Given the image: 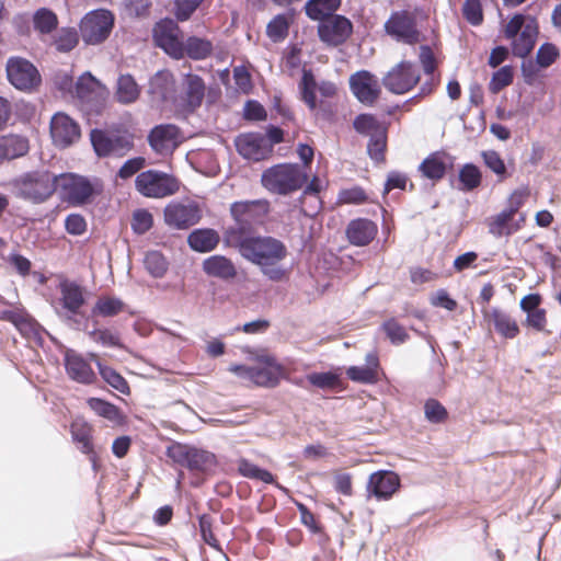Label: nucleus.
I'll return each instance as SVG.
<instances>
[{
    "label": "nucleus",
    "instance_id": "60",
    "mask_svg": "<svg viewBox=\"0 0 561 561\" xmlns=\"http://www.w3.org/2000/svg\"><path fill=\"white\" fill-rule=\"evenodd\" d=\"M203 1L204 0H174L173 12L176 20L180 22L190 20Z\"/></svg>",
    "mask_w": 561,
    "mask_h": 561
},
{
    "label": "nucleus",
    "instance_id": "59",
    "mask_svg": "<svg viewBox=\"0 0 561 561\" xmlns=\"http://www.w3.org/2000/svg\"><path fill=\"white\" fill-rule=\"evenodd\" d=\"M153 217L147 209H137L133 214L131 229L137 234H144L152 228Z\"/></svg>",
    "mask_w": 561,
    "mask_h": 561
},
{
    "label": "nucleus",
    "instance_id": "41",
    "mask_svg": "<svg viewBox=\"0 0 561 561\" xmlns=\"http://www.w3.org/2000/svg\"><path fill=\"white\" fill-rule=\"evenodd\" d=\"M185 55L193 60H203L210 56L213 43L195 35L188 36L184 44Z\"/></svg>",
    "mask_w": 561,
    "mask_h": 561
},
{
    "label": "nucleus",
    "instance_id": "61",
    "mask_svg": "<svg viewBox=\"0 0 561 561\" xmlns=\"http://www.w3.org/2000/svg\"><path fill=\"white\" fill-rule=\"evenodd\" d=\"M211 517L208 514H203L198 517V527L203 541L214 549H220L219 542L211 530Z\"/></svg>",
    "mask_w": 561,
    "mask_h": 561
},
{
    "label": "nucleus",
    "instance_id": "35",
    "mask_svg": "<svg viewBox=\"0 0 561 561\" xmlns=\"http://www.w3.org/2000/svg\"><path fill=\"white\" fill-rule=\"evenodd\" d=\"M238 472L245 478L260 480L267 484H275L277 489L284 493H288V489L275 481L274 476L268 470L254 465L245 458L238 461Z\"/></svg>",
    "mask_w": 561,
    "mask_h": 561
},
{
    "label": "nucleus",
    "instance_id": "53",
    "mask_svg": "<svg viewBox=\"0 0 561 561\" xmlns=\"http://www.w3.org/2000/svg\"><path fill=\"white\" fill-rule=\"evenodd\" d=\"M348 379L364 385H374L378 382V371H374L371 367L351 366L346 370Z\"/></svg>",
    "mask_w": 561,
    "mask_h": 561
},
{
    "label": "nucleus",
    "instance_id": "64",
    "mask_svg": "<svg viewBox=\"0 0 561 561\" xmlns=\"http://www.w3.org/2000/svg\"><path fill=\"white\" fill-rule=\"evenodd\" d=\"M65 229L71 236H81L87 230V221L80 214H69L65 219Z\"/></svg>",
    "mask_w": 561,
    "mask_h": 561
},
{
    "label": "nucleus",
    "instance_id": "20",
    "mask_svg": "<svg viewBox=\"0 0 561 561\" xmlns=\"http://www.w3.org/2000/svg\"><path fill=\"white\" fill-rule=\"evenodd\" d=\"M147 139L156 153H172L181 144V129L174 124H159L150 129Z\"/></svg>",
    "mask_w": 561,
    "mask_h": 561
},
{
    "label": "nucleus",
    "instance_id": "43",
    "mask_svg": "<svg viewBox=\"0 0 561 561\" xmlns=\"http://www.w3.org/2000/svg\"><path fill=\"white\" fill-rule=\"evenodd\" d=\"M87 403L89 408L99 416H102L114 423H121L123 421V414L119 408L104 399L89 398Z\"/></svg>",
    "mask_w": 561,
    "mask_h": 561
},
{
    "label": "nucleus",
    "instance_id": "23",
    "mask_svg": "<svg viewBox=\"0 0 561 561\" xmlns=\"http://www.w3.org/2000/svg\"><path fill=\"white\" fill-rule=\"evenodd\" d=\"M237 151L247 160L255 162L271 157V149L266 146L265 136L260 131L241 134L234 141Z\"/></svg>",
    "mask_w": 561,
    "mask_h": 561
},
{
    "label": "nucleus",
    "instance_id": "63",
    "mask_svg": "<svg viewBox=\"0 0 561 561\" xmlns=\"http://www.w3.org/2000/svg\"><path fill=\"white\" fill-rule=\"evenodd\" d=\"M96 82L98 81L95 77H93L90 72H84L73 84L76 95L79 99H85L94 90Z\"/></svg>",
    "mask_w": 561,
    "mask_h": 561
},
{
    "label": "nucleus",
    "instance_id": "32",
    "mask_svg": "<svg viewBox=\"0 0 561 561\" xmlns=\"http://www.w3.org/2000/svg\"><path fill=\"white\" fill-rule=\"evenodd\" d=\"M485 317L490 318L495 332L502 337L512 340L519 334V327L516 320L506 311L500 308H492Z\"/></svg>",
    "mask_w": 561,
    "mask_h": 561
},
{
    "label": "nucleus",
    "instance_id": "8",
    "mask_svg": "<svg viewBox=\"0 0 561 561\" xmlns=\"http://www.w3.org/2000/svg\"><path fill=\"white\" fill-rule=\"evenodd\" d=\"M90 140L99 158H122L134 148V135L127 129H100L90 131Z\"/></svg>",
    "mask_w": 561,
    "mask_h": 561
},
{
    "label": "nucleus",
    "instance_id": "49",
    "mask_svg": "<svg viewBox=\"0 0 561 561\" xmlns=\"http://www.w3.org/2000/svg\"><path fill=\"white\" fill-rule=\"evenodd\" d=\"M381 330L393 345H401L410 339L405 328L396 318H390L382 322Z\"/></svg>",
    "mask_w": 561,
    "mask_h": 561
},
{
    "label": "nucleus",
    "instance_id": "58",
    "mask_svg": "<svg viewBox=\"0 0 561 561\" xmlns=\"http://www.w3.org/2000/svg\"><path fill=\"white\" fill-rule=\"evenodd\" d=\"M559 55L558 47L552 43L546 42L538 48L536 60L541 68H548L558 59Z\"/></svg>",
    "mask_w": 561,
    "mask_h": 561
},
{
    "label": "nucleus",
    "instance_id": "18",
    "mask_svg": "<svg viewBox=\"0 0 561 561\" xmlns=\"http://www.w3.org/2000/svg\"><path fill=\"white\" fill-rule=\"evenodd\" d=\"M178 31L179 25L171 19L160 20L153 27L156 45L176 60L185 56L184 43L180 41Z\"/></svg>",
    "mask_w": 561,
    "mask_h": 561
},
{
    "label": "nucleus",
    "instance_id": "37",
    "mask_svg": "<svg viewBox=\"0 0 561 561\" xmlns=\"http://www.w3.org/2000/svg\"><path fill=\"white\" fill-rule=\"evenodd\" d=\"M90 357L95 362L99 374L106 383L123 394H129L130 389L128 382L119 373H117L114 368L103 364L96 354L92 353L90 354Z\"/></svg>",
    "mask_w": 561,
    "mask_h": 561
},
{
    "label": "nucleus",
    "instance_id": "46",
    "mask_svg": "<svg viewBox=\"0 0 561 561\" xmlns=\"http://www.w3.org/2000/svg\"><path fill=\"white\" fill-rule=\"evenodd\" d=\"M306 379L311 386L321 390H334L342 386L340 375L332 370L312 371L306 376Z\"/></svg>",
    "mask_w": 561,
    "mask_h": 561
},
{
    "label": "nucleus",
    "instance_id": "39",
    "mask_svg": "<svg viewBox=\"0 0 561 561\" xmlns=\"http://www.w3.org/2000/svg\"><path fill=\"white\" fill-rule=\"evenodd\" d=\"M458 186L461 192H472L482 183V172L480 168L472 163H465L458 171Z\"/></svg>",
    "mask_w": 561,
    "mask_h": 561
},
{
    "label": "nucleus",
    "instance_id": "25",
    "mask_svg": "<svg viewBox=\"0 0 561 561\" xmlns=\"http://www.w3.org/2000/svg\"><path fill=\"white\" fill-rule=\"evenodd\" d=\"M400 486V478L389 470L371 473L367 483V492L377 500H388Z\"/></svg>",
    "mask_w": 561,
    "mask_h": 561
},
{
    "label": "nucleus",
    "instance_id": "1",
    "mask_svg": "<svg viewBox=\"0 0 561 561\" xmlns=\"http://www.w3.org/2000/svg\"><path fill=\"white\" fill-rule=\"evenodd\" d=\"M247 262L257 266L264 277L271 282H282L288 273L282 263L288 255L286 244L273 236L254 234L240 240L231 247Z\"/></svg>",
    "mask_w": 561,
    "mask_h": 561
},
{
    "label": "nucleus",
    "instance_id": "10",
    "mask_svg": "<svg viewBox=\"0 0 561 561\" xmlns=\"http://www.w3.org/2000/svg\"><path fill=\"white\" fill-rule=\"evenodd\" d=\"M383 31L393 41L405 45H415L422 38L416 15L409 10L392 11L383 24Z\"/></svg>",
    "mask_w": 561,
    "mask_h": 561
},
{
    "label": "nucleus",
    "instance_id": "33",
    "mask_svg": "<svg viewBox=\"0 0 561 561\" xmlns=\"http://www.w3.org/2000/svg\"><path fill=\"white\" fill-rule=\"evenodd\" d=\"M186 110L194 112L202 105L205 96V83L202 77L194 73H186L184 78Z\"/></svg>",
    "mask_w": 561,
    "mask_h": 561
},
{
    "label": "nucleus",
    "instance_id": "5",
    "mask_svg": "<svg viewBox=\"0 0 561 561\" xmlns=\"http://www.w3.org/2000/svg\"><path fill=\"white\" fill-rule=\"evenodd\" d=\"M58 190L61 199L73 206H84L103 192L101 179L77 173L58 174Z\"/></svg>",
    "mask_w": 561,
    "mask_h": 561
},
{
    "label": "nucleus",
    "instance_id": "56",
    "mask_svg": "<svg viewBox=\"0 0 561 561\" xmlns=\"http://www.w3.org/2000/svg\"><path fill=\"white\" fill-rule=\"evenodd\" d=\"M385 127L378 119L368 113L358 114L353 121V128L360 135H370L378 128Z\"/></svg>",
    "mask_w": 561,
    "mask_h": 561
},
{
    "label": "nucleus",
    "instance_id": "16",
    "mask_svg": "<svg viewBox=\"0 0 561 561\" xmlns=\"http://www.w3.org/2000/svg\"><path fill=\"white\" fill-rule=\"evenodd\" d=\"M353 34L352 21L342 14H333L319 22L318 36L328 46L343 45Z\"/></svg>",
    "mask_w": 561,
    "mask_h": 561
},
{
    "label": "nucleus",
    "instance_id": "34",
    "mask_svg": "<svg viewBox=\"0 0 561 561\" xmlns=\"http://www.w3.org/2000/svg\"><path fill=\"white\" fill-rule=\"evenodd\" d=\"M508 202L510 206L499 213L490 225V233L495 237H502L504 234V228L523 205V195L518 192H514Z\"/></svg>",
    "mask_w": 561,
    "mask_h": 561
},
{
    "label": "nucleus",
    "instance_id": "55",
    "mask_svg": "<svg viewBox=\"0 0 561 561\" xmlns=\"http://www.w3.org/2000/svg\"><path fill=\"white\" fill-rule=\"evenodd\" d=\"M424 414L426 420L433 424L443 423L447 416L446 408L436 399H427L424 404Z\"/></svg>",
    "mask_w": 561,
    "mask_h": 561
},
{
    "label": "nucleus",
    "instance_id": "14",
    "mask_svg": "<svg viewBox=\"0 0 561 561\" xmlns=\"http://www.w3.org/2000/svg\"><path fill=\"white\" fill-rule=\"evenodd\" d=\"M7 78L18 90L31 91L41 84L42 78L37 68L22 57H10L7 61Z\"/></svg>",
    "mask_w": 561,
    "mask_h": 561
},
{
    "label": "nucleus",
    "instance_id": "3",
    "mask_svg": "<svg viewBox=\"0 0 561 561\" xmlns=\"http://www.w3.org/2000/svg\"><path fill=\"white\" fill-rule=\"evenodd\" d=\"M230 216L233 224L222 233L226 247H233L240 240L256 234V228L262 226L270 213V203L266 199L237 201L230 205Z\"/></svg>",
    "mask_w": 561,
    "mask_h": 561
},
{
    "label": "nucleus",
    "instance_id": "17",
    "mask_svg": "<svg viewBox=\"0 0 561 561\" xmlns=\"http://www.w3.org/2000/svg\"><path fill=\"white\" fill-rule=\"evenodd\" d=\"M59 288L61 295L59 300L67 312L62 314L57 310V314L62 318L69 327L79 329L81 321L77 319V314H79L81 307L85 304L83 288L76 282L69 280L61 282Z\"/></svg>",
    "mask_w": 561,
    "mask_h": 561
},
{
    "label": "nucleus",
    "instance_id": "7",
    "mask_svg": "<svg viewBox=\"0 0 561 561\" xmlns=\"http://www.w3.org/2000/svg\"><path fill=\"white\" fill-rule=\"evenodd\" d=\"M165 456L193 473L208 474L214 472L218 465L214 453L180 442L169 445Z\"/></svg>",
    "mask_w": 561,
    "mask_h": 561
},
{
    "label": "nucleus",
    "instance_id": "9",
    "mask_svg": "<svg viewBox=\"0 0 561 561\" xmlns=\"http://www.w3.org/2000/svg\"><path fill=\"white\" fill-rule=\"evenodd\" d=\"M115 25V16L107 9H95L83 15L79 23L80 36L85 45L103 44Z\"/></svg>",
    "mask_w": 561,
    "mask_h": 561
},
{
    "label": "nucleus",
    "instance_id": "40",
    "mask_svg": "<svg viewBox=\"0 0 561 561\" xmlns=\"http://www.w3.org/2000/svg\"><path fill=\"white\" fill-rule=\"evenodd\" d=\"M70 433L73 443L82 454H90L93 451L92 426L89 423L84 421L72 422Z\"/></svg>",
    "mask_w": 561,
    "mask_h": 561
},
{
    "label": "nucleus",
    "instance_id": "54",
    "mask_svg": "<svg viewBox=\"0 0 561 561\" xmlns=\"http://www.w3.org/2000/svg\"><path fill=\"white\" fill-rule=\"evenodd\" d=\"M289 23L284 14H278L273 18L267 26L266 34L274 42L284 39L288 35Z\"/></svg>",
    "mask_w": 561,
    "mask_h": 561
},
{
    "label": "nucleus",
    "instance_id": "11",
    "mask_svg": "<svg viewBox=\"0 0 561 561\" xmlns=\"http://www.w3.org/2000/svg\"><path fill=\"white\" fill-rule=\"evenodd\" d=\"M135 186L145 197L162 198L175 194L180 188V183L171 174L158 170H147L136 176Z\"/></svg>",
    "mask_w": 561,
    "mask_h": 561
},
{
    "label": "nucleus",
    "instance_id": "30",
    "mask_svg": "<svg viewBox=\"0 0 561 561\" xmlns=\"http://www.w3.org/2000/svg\"><path fill=\"white\" fill-rule=\"evenodd\" d=\"M220 242V234L213 228H197L187 236L188 247L198 253L214 251Z\"/></svg>",
    "mask_w": 561,
    "mask_h": 561
},
{
    "label": "nucleus",
    "instance_id": "29",
    "mask_svg": "<svg viewBox=\"0 0 561 561\" xmlns=\"http://www.w3.org/2000/svg\"><path fill=\"white\" fill-rule=\"evenodd\" d=\"M203 271L206 275L222 280H229L237 276V267L231 259L215 254L203 261Z\"/></svg>",
    "mask_w": 561,
    "mask_h": 561
},
{
    "label": "nucleus",
    "instance_id": "19",
    "mask_svg": "<svg viewBox=\"0 0 561 561\" xmlns=\"http://www.w3.org/2000/svg\"><path fill=\"white\" fill-rule=\"evenodd\" d=\"M300 100L308 106L310 111L317 110V90L323 98H332L336 93L335 83L327 80L317 82L314 73L311 69H302L301 79L298 83Z\"/></svg>",
    "mask_w": 561,
    "mask_h": 561
},
{
    "label": "nucleus",
    "instance_id": "28",
    "mask_svg": "<svg viewBox=\"0 0 561 561\" xmlns=\"http://www.w3.org/2000/svg\"><path fill=\"white\" fill-rule=\"evenodd\" d=\"M377 225L367 218H357L350 221L346 228V237L351 244L365 247L376 237Z\"/></svg>",
    "mask_w": 561,
    "mask_h": 561
},
{
    "label": "nucleus",
    "instance_id": "50",
    "mask_svg": "<svg viewBox=\"0 0 561 561\" xmlns=\"http://www.w3.org/2000/svg\"><path fill=\"white\" fill-rule=\"evenodd\" d=\"M144 264L148 273L156 278L162 277L168 271V262L159 251H149Z\"/></svg>",
    "mask_w": 561,
    "mask_h": 561
},
{
    "label": "nucleus",
    "instance_id": "51",
    "mask_svg": "<svg viewBox=\"0 0 561 561\" xmlns=\"http://www.w3.org/2000/svg\"><path fill=\"white\" fill-rule=\"evenodd\" d=\"M89 336L95 343L101 344L104 347H117L122 348L124 345L121 341L119 334L110 329H98L89 331Z\"/></svg>",
    "mask_w": 561,
    "mask_h": 561
},
{
    "label": "nucleus",
    "instance_id": "57",
    "mask_svg": "<svg viewBox=\"0 0 561 561\" xmlns=\"http://www.w3.org/2000/svg\"><path fill=\"white\" fill-rule=\"evenodd\" d=\"M462 15L472 26L481 25L483 22V10L480 0H465Z\"/></svg>",
    "mask_w": 561,
    "mask_h": 561
},
{
    "label": "nucleus",
    "instance_id": "24",
    "mask_svg": "<svg viewBox=\"0 0 561 561\" xmlns=\"http://www.w3.org/2000/svg\"><path fill=\"white\" fill-rule=\"evenodd\" d=\"M148 94L151 102L158 106L174 101L176 94L174 76L169 70L157 71L149 80Z\"/></svg>",
    "mask_w": 561,
    "mask_h": 561
},
{
    "label": "nucleus",
    "instance_id": "45",
    "mask_svg": "<svg viewBox=\"0 0 561 561\" xmlns=\"http://www.w3.org/2000/svg\"><path fill=\"white\" fill-rule=\"evenodd\" d=\"M368 136L367 153L369 158L377 163L383 161L387 148V128H378Z\"/></svg>",
    "mask_w": 561,
    "mask_h": 561
},
{
    "label": "nucleus",
    "instance_id": "31",
    "mask_svg": "<svg viewBox=\"0 0 561 561\" xmlns=\"http://www.w3.org/2000/svg\"><path fill=\"white\" fill-rule=\"evenodd\" d=\"M30 150V142L25 136L10 134L0 137V159L14 160L24 157Z\"/></svg>",
    "mask_w": 561,
    "mask_h": 561
},
{
    "label": "nucleus",
    "instance_id": "12",
    "mask_svg": "<svg viewBox=\"0 0 561 561\" xmlns=\"http://www.w3.org/2000/svg\"><path fill=\"white\" fill-rule=\"evenodd\" d=\"M421 80L415 65L410 60H401L393 66L381 79L382 85L393 94H404L411 91Z\"/></svg>",
    "mask_w": 561,
    "mask_h": 561
},
{
    "label": "nucleus",
    "instance_id": "15",
    "mask_svg": "<svg viewBox=\"0 0 561 561\" xmlns=\"http://www.w3.org/2000/svg\"><path fill=\"white\" fill-rule=\"evenodd\" d=\"M163 217L169 227L186 230L199 222L202 209L194 201L188 203L171 202L164 207Z\"/></svg>",
    "mask_w": 561,
    "mask_h": 561
},
{
    "label": "nucleus",
    "instance_id": "27",
    "mask_svg": "<svg viewBox=\"0 0 561 561\" xmlns=\"http://www.w3.org/2000/svg\"><path fill=\"white\" fill-rule=\"evenodd\" d=\"M454 157L440 150L430 153L419 165L422 176L437 182L442 180L448 168H451Z\"/></svg>",
    "mask_w": 561,
    "mask_h": 561
},
{
    "label": "nucleus",
    "instance_id": "6",
    "mask_svg": "<svg viewBox=\"0 0 561 561\" xmlns=\"http://www.w3.org/2000/svg\"><path fill=\"white\" fill-rule=\"evenodd\" d=\"M262 185L278 195H289L308 182V174L298 163H279L266 169L261 178Z\"/></svg>",
    "mask_w": 561,
    "mask_h": 561
},
{
    "label": "nucleus",
    "instance_id": "48",
    "mask_svg": "<svg viewBox=\"0 0 561 561\" xmlns=\"http://www.w3.org/2000/svg\"><path fill=\"white\" fill-rule=\"evenodd\" d=\"M481 158L484 165L496 175L499 182H503L510 176L507 167L497 151L483 150Z\"/></svg>",
    "mask_w": 561,
    "mask_h": 561
},
{
    "label": "nucleus",
    "instance_id": "26",
    "mask_svg": "<svg viewBox=\"0 0 561 561\" xmlns=\"http://www.w3.org/2000/svg\"><path fill=\"white\" fill-rule=\"evenodd\" d=\"M64 365L68 377L78 383L91 385L96 378L90 364L73 350L65 352Z\"/></svg>",
    "mask_w": 561,
    "mask_h": 561
},
{
    "label": "nucleus",
    "instance_id": "36",
    "mask_svg": "<svg viewBox=\"0 0 561 561\" xmlns=\"http://www.w3.org/2000/svg\"><path fill=\"white\" fill-rule=\"evenodd\" d=\"M341 0H308L305 4L306 15L312 21H322L341 7Z\"/></svg>",
    "mask_w": 561,
    "mask_h": 561
},
{
    "label": "nucleus",
    "instance_id": "13",
    "mask_svg": "<svg viewBox=\"0 0 561 561\" xmlns=\"http://www.w3.org/2000/svg\"><path fill=\"white\" fill-rule=\"evenodd\" d=\"M229 370L242 379L250 380L256 386L265 388L276 387L283 375L282 366L274 363L272 358H267L264 366L236 364L231 365Z\"/></svg>",
    "mask_w": 561,
    "mask_h": 561
},
{
    "label": "nucleus",
    "instance_id": "22",
    "mask_svg": "<svg viewBox=\"0 0 561 561\" xmlns=\"http://www.w3.org/2000/svg\"><path fill=\"white\" fill-rule=\"evenodd\" d=\"M350 89L363 104L373 105L380 95L376 77L368 70H358L350 77Z\"/></svg>",
    "mask_w": 561,
    "mask_h": 561
},
{
    "label": "nucleus",
    "instance_id": "62",
    "mask_svg": "<svg viewBox=\"0 0 561 561\" xmlns=\"http://www.w3.org/2000/svg\"><path fill=\"white\" fill-rule=\"evenodd\" d=\"M243 117L250 122H262L267 118V113L259 101L248 100L243 107Z\"/></svg>",
    "mask_w": 561,
    "mask_h": 561
},
{
    "label": "nucleus",
    "instance_id": "52",
    "mask_svg": "<svg viewBox=\"0 0 561 561\" xmlns=\"http://www.w3.org/2000/svg\"><path fill=\"white\" fill-rule=\"evenodd\" d=\"M514 79V69L511 65H505L496 70L489 83L492 93H499L505 87L510 85Z\"/></svg>",
    "mask_w": 561,
    "mask_h": 561
},
{
    "label": "nucleus",
    "instance_id": "47",
    "mask_svg": "<svg viewBox=\"0 0 561 561\" xmlns=\"http://www.w3.org/2000/svg\"><path fill=\"white\" fill-rule=\"evenodd\" d=\"M125 304L117 297H101L91 310L92 316L114 317L124 311Z\"/></svg>",
    "mask_w": 561,
    "mask_h": 561
},
{
    "label": "nucleus",
    "instance_id": "2",
    "mask_svg": "<svg viewBox=\"0 0 561 561\" xmlns=\"http://www.w3.org/2000/svg\"><path fill=\"white\" fill-rule=\"evenodd\" d=\"M539 34V24L535 16L524 13H515L506 23L504 36L512 39V54L523 58L520 65L525 83L531 85L541 68L537 60L525 59L535 48Z\"/></svg>",
    "mask_w": 561,
    "mask_h": 561
},
{
    "label": "nucleus",
    "instance_id": "4",
    "mask_svg": "<svg viewBox=\"0 0 561 561\" xmlns=\"http://www.w3.org/2000/svg\"><path fill=\"white\" fill-rule=\"evenodd\" d=\"M58 174L41 169L24 172L12 181L15 196L34 205L47 202L58 190Z\"/></svg>",
    "mask_w": 561,
    "mask_h": 561
},
{
    "label": "nucleus",
    "instance_id": "44",
    "mask_svg": "<svg viewBox=\"0 0 561 561\" xmlns=\"http://www.w3.org/2000/svg\"><path fill=\"white\" fill-rule=\"evenodd\" d=\"M80 31L75 27H61L53 37V45L59 53H69L79 44Z\"/></svg>",
    "mask_w": 561,
    "mask_h": 561
},
{
    "label": "nucleus",
    "instance_id": "42",
    "mask_svg": "<svg viewBox=\"0 0 561 561\" xmlns=\"http://www.w3.org/2000/svg\"><path fill=\"white\" fill-rule=\"evenodd\" d=\"M58 16L48 8H39L33 14V27L39 34H50L57 30Z\"/></svg>",
    "mask_w": 561,
    "mask_h": 561
},
{
    "label": "nucleus",
    "instance_id": "21",
    "mask_svg": "<svg viewBox=\"0 0 561 561\" xmlns=\"http://www.w3.org/2000/svg\"><path fill=\"white\" fill-rule=\"evenodd\" d=\"M50 135L56 146L67 148L79 140L81 129L69 115L58 112L50 119Z\"/></svg>",
    "mask_w": 561,
    "mask_h": 561
},
{
    "label": "nucleus",
    "instance_id": "38",
    "mask_svg": "<svg viewBox=\"0 0 561 561\" xmlns=\"http://www.w3.org/2000/svg\"><path fill=\"white\" fill-rule=\"evenodd\" d=\"M140 95V88L135 78L129 75H121L116 84V99L121 104H131Z\"/></svg>",
    "mask_w": 561,
    "mask_h": 561
}]
</instances>
